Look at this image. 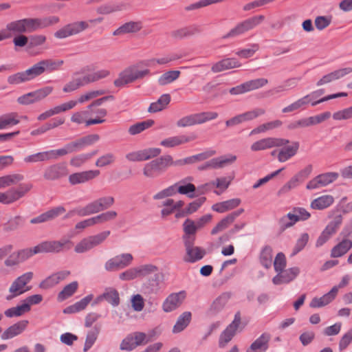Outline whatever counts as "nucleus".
<instances>
[{
    "mask_svg": "<svg viewBox=\"0 0 352 352\" xmlns=\"http://www.w3.org/2000/svg\"><path fill=\"white\" fill-rule=\"evenodd\" d=\"M59 21V18L56 16L23 19L8 23L6 26V30L9 34L10 38H11L13 35L32 32L38 29L45 28L58 23Z\"/></svg>",
    "mask_w": 352,
    "mask_h": 352,
    "instance_id": "obj_1",
    "label": "nucleus"
},
{
    "mask_svg": "<svg viewBox=\"0 0 352 352\" xmlns=\"http://www.w3.org/2000/svg\"><path fill=\"white\" fill-rule=\"evenodd\" d=\"M73 245L69 239L62 238L58 241H44L31 248H26L16 252L21 262H23L34 254L43 253H60L69 250Z\"/></svg>",
    "mask_w": 352,
    "mask_h": 352,
    "instance_id": "obj_2",
    "label": "nucleus"
},
{
    "mask_svg": "<svg viewBox=\"0 0 352 352\" xmlns=\"http://www.w3.org/2000/svg\"><path fill=\"white\" fill-rule=\"evenodd\" d=\"M102 20V17H98L88 21H75L63 26L55 32L54 36L57 38H65L76 35L89 28L90 24H98L101 23Z\"/></svg>",
    "mask_w": 352,
    "mask_h": 352,
    "instance_id": "obj_3",
    "label": "nucleus"
},
{
    "mask_svg": "<svg viewBox=\"0 0 352 352\" xmlns=\"http://www.w3.org/2000/svg\"><path fill=\"white\" fill-rule=\"evenodd\" d=\"M64 64L60 59L46 58L43 59L26 69L30 80L42 75L45 72L52 73L58 71Z\"/></svg>",
    "mask_w": 352,
    "mask_h": 352,
    "instance_id": "obj_4",
    "label": "nucleus"
},
{
    "mask_svg": "<svg viewBox=\"0 0 352 352\" xmlns=\"http://www.w3.org/2000/svg\"><path fill=\"white\" fill-rule=\"evenodd\" d=\"M264 20L265 16L263 15H256L248 18L237 23L235 27L232 28L226 35L223 36V38H233L242 35L257 27Z\"/></svg>",
    "mask_w": 352,
    "mask_h": 352,
    "instance_id": "obj_5",
    "label": "nucleus"
},
{
    "mask_svg": "<svg viewBox=\"0 0 352 352\" xmlns=\"http://www.w3.org/2000/svg\"><path fill=\"white\" fill-rule=\"evenodd\" d=\"M110 233L109 230H106L95 235L85 237L76 244L74 251L78 254L87 252L103 243L110 235Z\"/></svg>",
    "mask_w": 352,
    "mask_h": 352,
    "instance_id": "obj_6",
    "label": "nucleus"
},
{
    "mask_svg": "<svg viewBox=\"0 0 352 352\" xmlns=\"http://www.w3.org/2000/svg\"><path fill=\"white\" fill-rule=\"evenodd\" d=\"M33 187L31 183L21 184L17 188H11L5 192H0V203L9 205L22 198Z\"/></svg>",
    "mask_w": 352,
    "mask_h": 352,
    "instance_id": "obj_7",
    "label": "nucleus"
},
{
    "mask_svg": "<svg viewBox=\"0 0 352 352\" xmlns=\"http://www.w3.org/2000/svg\"><path fill=\"white\" fill-rule=\"evenodd\" d=\"M32 278L33 273L28 272L16 278L9 288V294L6 296V300H11L29 291L30 287H26V285L32 279Z\"/></svg>",
    "mask_w": 352,
    "mask_h": 352,
    "instance_id": "obj_8",
    "label": "nucleus"
},
{
    "mask_svg": "<svg viewBox=\"0 0 352 352\" xmlns=\"http://www.w3.org/2000/svg\"><path fill=\"white\" fill-rule=\"evenodd\" d=\"M217 117L218 113L213 111L190 114L178 120L177 122V126L178 127L190 126L195 124H203L208 121L216 119Z\"/></svg>",
    "mask_w": 352,
    "mask_h": 352,
    "instance_id": "obj_9",
    "label": "nucleus"
},
{
    "mask_svg": "<svg viewBox=\"0 0 352 352\" xmlns=\"http://www.w3.org/2000/svg\"><path fill=\"white\" fill-rule=\"evenodd\" d=\"M342 222L341 215L336 216L324 228L317 238L315 243L316 248H318L324 245L337 232Z\"/></svg>",
    "mask_w": 352,
    "mask_h": 352,
    "instance_id": "obj_10",
    "label": "nucleus"
},
{
    "mask_svg": "<svg viewBox=\"0 0 352 352\" xmlns=\"http://www.w3.org/2000/svg\"><path fill=\"white\" fill-rule=\"evenodd\" d=\"M168 162L163 155L145 164L142 169L143 175L147 178L157 177L166 170V164Z\"/></svg>",
    "mask_w": 352,
    "mask_h": 352,
    "instance_id": "obj_11",
    "label": "nucleus"
},
{
    "mask_svg": "<svg viewBox=\"0 0 352 352\" xmlns=\"http://www.w3.org/2000/svg\"><path fill=\"white\" fill-rule=\"evenodd\" d=\"M150 341L147 335L142 332H134L129 334L120 344V349L122 351H131L138 346L146 344Z\"/></svg>",
    "mask_w": 352,
    "mask_h": 352,
    "instance_id": "obj_12",
    "label": "nucleus"
},
{
    "mask_svg": "<svg viewBox=\"0 0 352 352\" xmlns=\"http://www.w3.org/2000/svg\"><path fill=\"white\" fill-rule=\"evenodd\" d=\"M133 260L130 253H123L109 259L104 263V269L107 272H115L129 266Z\"/></svg>",
    "mask_w": 352,
    "mask_h": 352,
    "instance_id": "obj_13",
    "label": "nucleus"
},
{
    "mask_svg": "<svg viewBox=\"0 0 352 352\" xmlns=\"http://www.w3.org/2000/svg\"><path fill=\"white\" fill-rule=\"evenodd\" d=\"M289 140L284 138L268 137L254 142L250 146L252 151L257 152L274 147H282L289 144Z\"/></svg>",
    "mask_w": 352,
    "mask_h": 352,
    "instance_id": "obj_14",
    "label": "nucleus"
},
{
    "mask_svg": "<svg viewBox=\"0 0 352 352\" xmlns=\"http://www.w3.org/2000/svg\"><path fill=\"white\" fill-rule=\"evenodd\" d=\"M241 322V314L239 312H236L234 315L233 321L220 335L219 340V346L220 348H224L226 344L232 340L236 334L237 329L239 328Z\"/></svg>",
    "mask_w": 352,
    "mask_h": 352,
    "instance_id": "obj_15",
    "label": "nucleus"
},
{
    "mask_svg": "<svg viewBox=\"0 0 352 352\" xmlns=\"http://www.w3.org/2000/svg\"><path fill=\"white\" fill-rule=\"evenodd\" d=\"M338 177L339 174L336 172H327L318 175L307 183L306 188L308 190L319 189L333 183Z\"/></svg>",
    "mask_w": 352,
    "mask_h": 352,
    "instance_id": "obj_16",
    "label": "nucleus"
},
{
    "mask_svg": "<svg viewBox=\"0 0 352 352\" xmlns=\"http://www.w3.org/2000/svg\"><path fill=\"white\" fill-rule=\"evenodd\" d=\"M351 233V229H344L340 233L341 236H343V239L331 250V257L338 258L344 256L352 248V241L347 238V236Z\"/></svg>",
    "mask_w": 352,
    "mask_h": 352,
    "instance_id": "obj_17",
    "label": "nucleus"
},
{
    "mask_svg": "<svg viewBox=\"0 0 352 352\" xmlns=\"http://www.w3.org/2000/svg\"><path fill=\"white\" fill-rule=\"evenodd\" d=\"M67 173V168L65 163H56L45 168L43 177L48 181H55L66 176Z\"/></svg>",
    "mask_w": 352,
    "mask_h": 352,
    "instance_id": "obj_18",
    "label": "nucleus"
},
{
    "mask_svg": "<svg viewBox=\"0 0 352 352\" xmlns=\"http://www.w3.org/2000/svg\"><path fill=\"white\" fill-rule=\"evenodd\" d=\"M100 139V136L97 134H91L75 141L69 142L67 144V148L69 151V153H75L83 150L85 148L89 146H91L97 142Z\"/></svg>",
    "mask_w": 352,
    "mask_h": 352,
    "instance_id": "obj_19",
    "label": "nucleus"
},
{
    "mask_svg": "<svg viewBox=\"0 0 352 352\" xmlns=\"http://www.w3.org/2000/svg\"><path fill=\"white\" fill-rule=\"evenodd\" d=\"M265 113V110L261 108H256L253 110L245 112L243 113L237 115L226 122V125L233 126L244 122L252 120L258 116H263Z\"/></svg>",
    "mask_w": 352,
    "mask_h": 352,
    "instance_id": "obj_20",
    "label": "nucleus"
},
{
    "mask_svg": "<svg viewBox=\"0 0 352 352\" xmlns=\"http://www.w3.org/2000/svg\"><path fill=\"white\" fill-rule=\"evenodd\" d=\"M300 272V270L298 267H293L287 270L285 269L273 277L272 283L275 285L288 284L299 275Z\"/></svg>",
    "mask_w": 352,
    "mask_h": 352,
    "instance_id": "obj_21",
    "label": "nucleus"
},
{
    "mask_svg": "<svg viewBox=\"0 0 352 352\" xmlns=\"http://www.w3.org/2000/svg\"><path fill=\"white\" fill-rule=\"evenodd\" d=\"M197 135L194 133L188 135H180L167 138L160 142V145L166 148H173L182 144H186L196 140Z\"/></svg>",
    "mask_w": 352,
    "mask_h": 352,
    "instance_id": "obj_22",
    "label": "nucleus"
},
{
    "mask_svg": "<svg viewBox=\"0 0 352 352\" xmlns=\"http://www.w3.org/2000/svg\"><path fill=\"white\" fill-rule=\"evenodd\" d=\"M186 298L185 292H179L170 294L164 300L162 309L165 312H170L179 307Z\"/></svg>",
    "mask_w": 352,
    "mask_h": 352,
    "instance_id": "obj_23",
    "label": "nucleus"
},
{
    "mask_svg": "<svg viewBox=\"0 0 352 352\" xmlns=\"http://www.w3.org/2000/svg\"><path fill=\"white\" fill-rule=\"evenodd\" d=\"M324 93V90L322 89H320L316 91H314L308 94H307V96L308 97V99L310 101V104L312 107H314L318 104H320L323 102L337 98L338 97H342V96H346L347 94L344 92H340L338 94H331L329 96H327L323 98H320Z\"/></svg>",
    "mask_w": 352,
    "mask_h": 352,
    "instance_id": "obj_24",
    "label": "nucleus"
},
{
    "mask_svg": "<svg viewBox=\"0 0 352 352\" xmlns=\"http://www.w3.org/2000/svg\"><path fill=\"white\" fill-rule=\"evenodd\" d=\"M100 175L98 170H89L75 173L69 176V182L72 185L83 184L89 182Z\"/></svg>",
    "mask_w": 352,
    "mask_h": 352,
    "instance_id": "obj_25",
    "label": "nucleus"
},
{
    "mask_svg": "<svg viewBox=\"0 0 352 352\" xmlns=\"http://www.w3.org/2000/svg\"><path fill=\"white\" fill-rule=\"evenodd\" d=\"M352 73V67H348L336 69L323 76L317 82L318 87L330 83L334 80H339L345 76Z\"/></svg>",
    "mask_w": 352,
    "mask_h": 352,
    "instance_id": "obj_26",
    "label": "nucleus"
},
{
    "mask_svg": "<svg viewBox=\"0 0 352 352\" xmlns=\"http://www.w3.org/2000/svg\"><path fill=\"white\" fill-rule=\"evenodd\" d=\"M69 274L70 272L67 270L54 273L43 280L40 283L39 287L45 289L51 288L65 280Z\"/></svg>",
    "mask_w": 352,
    "mask_h": 352,
    "instance_id": "obj_27",
    "label": "nucleus"
},
{
    "mask_svg": "<svg viewBox=\"0 0 352 352\" xmlns=\"http://www.w3.org/2000/svg\"><path fill=\"white\" fill-rule=\"evenodd\" d=\"M28 320H21L7 328L1 335L2 340L11 339L22 333L27 327Z\"/></svg>",
    "mask_w": 352,
    "mask_h": 352,
    "instance_id": "obj_28",
    "label": "nucleus"
},
{
    "mask_svg": "<svg viewBox=\"0 0 352 352\" xmlns=\"http://www.w3.org/2000/svg\"><path fill=\"white\" fill-rule=\"evenodd\" d=\"M271 336L267 333H262L254 341L246 352H265L269 348Z\"/></svg>",
    "mask_w": 352,
    "mask_h": 352,
    "instance_id": "obj_29",
    "label": "nucleus"
},
{
    "mask_svg": "<svg viewBox=\"0 0 352 352\" xmlns=\"http://www.w3.org/2000/svg\"><path fill=\"white\" fill-rule=\"evenodd\" d=\"M300 78H289L284 81L281 85L272 88L267 91L268 96H280L282 93L288 91L289 89H293L296 87L298 81Z\"/></svg>",
    "mask_w": 352,
    "mask_h": 352,
    "instance_id": "obj_30",
    "label": "nucleus"
},
{
    "mask_svg": "<svg viewBox=\"0 0 352 352\" xmlns=\"http://www.w3.org/2000/svg\"><path fill=\"white\" fill-rule=\"evenodd\" d=\"M243 212V209L241 208L229 214L225 218L221 219L214 228H213L211 231V234L214 235L226 229L231 223L234 222L235 219Z\"/></svg>",
    "mask_w": 352,
    "mask_h": 352,
    "instance_id": "obj_31",
    "label": "nucleus"
},
{
    "mask_svg": "<svg viewBox=\"0 0 352 352\" xmlns=\"http://www.w3.org/2000/svg\"><path fill=\"white\" fill-rule=\"evenodd\" d=\"M142 28V23L141 21H129L118 28H117L113 32V36H122L126 34H132L139 32Z\"/></svg>",
    "mask_w": 352,
    "mask_h": 352,
    "instance_id": "obj_32",
    "label": "nucleus"
},
{
    "mask_svg": "<svg viewBox=\"0 0 352 352\" xmlns=\"http://www.w3.org/2000/svg\"><path fill=\"white\" fill-rule=\"evenodd\" d=\"M338 293V287H333L329 292L320 298H314L310 304V307L320 308L330 303L336 297Z\"/></svg>",
    "mask_w": 352,
    "mask_h": 352,
    "instance_id": "obj_33",
    "label": "nucleus"
},
{
    "mask_svg": "<svg viewBox=\"0 0 352 352\" xmlns=\"http://www.w3.org/2000/svg\"><path fill=\"white\" fill-rule=\"evenodd\" d=\"M300 144L298 142H293L291 145L279 150L277 153V159L280 162H285L297 153Z\"/></svg>",
    "mask_w": 352,
    "mask_h": 352,
    "instance_id": "obj_34",
    "label": "nucleus"
},
{
    "mask_svg": "<svg viewBox=\"0 0 352 352\" xmlns=\"http://www.w3.org/2000/svg\"><path fill=\"white\" fill-rule=\"evenodd\" d=\"M240 63L235 58H224L212 65L211 70L214 73H219L225 70L239 67Z\"/></svg>",
    "mask_w": 352,
    "mask_h": 352,
    "instance_id": "obj_35",
    "label": "nucleus"
},
{
    "mask_svg": "<svg viewBox=\"0 0 352 352\" xmlns=\"http://www.w3.org/2000/svg\"><path fill=\"white\" fill-rule=\"evenodd\" d=\"M104 300L113 307H117L120 304V297L118 291L114 288H107L102 294L97 297L96 302H99Z\"/></svg>",
    "mask_w": 352,
    "mask_h": 352,
    "instance_id": "obj_36",
    "label": "nucleus"
},
{
    "mask_svg": "<svg viewBox=\"0 0 352 352\" xmlns=\"http://www.w3.org/2000/svg\"><path fill=\"white\" fill-rule=\"evenodd\" d=\"M231 294L230 292H224L219 295L211 304L209 309L210 314L215 315L219 313L228 303Z\"/></svg>",
    "mask_w": 352,
    "mask_h": 352,
    "instance_id": "obj_37",
    "label": "nucleus"
},
{
    "mask_svg": "<svg viewBox=\"0 0 352 352\" xmlns=\"http://www.w3.org/2000/svg\"><path fill=\"white\" fill-rule=\"evenodd\" d=\"M180 58L181 56L175 53L164 54L160 57L146 60V65L148 67H155L156 65H165Z\"/></svg>",
    "mask_w": 352,
    "mask_h": 352,
    "instance_id": "obj_38",
    "label": "nucleus"
},
{
    "mask_svg": "<svg viewBox=\"0 0 352 352\" xmlns=\"http://www.w3.org/2000/svg\"><path fill=\"white\" fill-rule=\"evenodd\" d=\"M206 254L205 250L193 246L186 249V255L184 261L187 263H195L201 260Z\"/></svg>",
    "mask_w": 352,
    "mask_h": 352,
    "instance_id": "obj_39",
    "label": "nucleus"
},
{
    "mask_svg": "<svg viewBox=\"0 0 352 352\" xmlns=\"http://www.w3.org/2000/svg\"><path fill=\"white\" fill-rule=\"evenodd\" d=\"M200 32V29L197 25H190L179 28L171 32V36L176 39L188 38Z\"/></svg>",
    "mask_w": 352,
    "mask_h": 352,
    "instance_id": "obj_40",
    "label": "nucleus"
},
{
    "mask_svg": "<svg viewBox=\"0 0 352 352\" xmlns=\"http://www.w3.org/2000/svg\"><path fill=\"white\" fill-rule=\"evenodd\" d=\"M20 122L19 115L16 112L3 114L0 116V130L15 126Z\"/></svg>",
    "mask_w": 352,
    "mask_h": 352,
    "instance_id": "obj_41",
    "label": "nucleus"
},
{
    "mask_svg": "<svg viewBox=\"0 0 352 352\" xmlns=\"http://www.w3.org/2000/svg\"><path fill=\"white\" fill-rule=\"evenodd\" d=\"M241 204V199L234 198L225 201L217 203L212 206V209L219 213H223L236 208Z\"/></svg>",
    "mask_w": 352,
    "mask_h": 352,
    "instance_id": "obj_42",
    "label": "nucleus"
},
{
    "mask_svg": "<svg viewBox=\"0 0 352 352\" xmlns=\"http://www.w3.org/2000/svg\"><path fill=\"white\" fill-rule=\"evenodd\" d=\"M310 104V101L307 95L298 99L282 109L283 113H291L298 110H305Z\"/></svg>",
    "mask_w": 352,
    "mask_h": 352,
    "instance_id": "obj_43",
    "label": "nucleus"
},
{
    "mask_svg": "<svg viewBox=\"0 0 352 352\" xmlns=\"http://www.w3.org/2000/svg\"><path fill=\"white\" fill-rule=\"evenodd\" d=\"M334 202V198L329 195H322L316 199H314L311 202V208L314 210H324Z\"/></svg>",
    "mask_w": 352,
    "mask_h": 352,
    "instance_id": "obj_44",
    "label": "nucleus"
},
{
    "mask_svg": "<svg viewBox=\"0 0 352 352\" xmlns=\"http://www.w3.org/2000/svg\"><path fill=\"white\" fill-rule=\"evenodd\" d=\"M23 175L19 173L10 174L0 177V189L16 185L23 180Z\"/></svg>",
    "mask_w": 352,
    "mask_h": 352,
    "instance_id": "obj_45",
    "label": "nucleus"
},
{
    "mask_svg": "<svg viewBox=\"0 0 352 352\" xmlns=\"http://www.w3.org/2000/svg\"><path fill=\"white\" fill-rule=\"evenodd\" d=\"M30 311V308L28 305L23 300L21 305L6 309L4 314L7 318L19 317Z\"/></svg>",
    "mask_w": 352,
    "mask_h": 352,
    "instance_id": "obj_46",
    "label": "nucleus"
},
{
    "mask_svg": "<svg viewBox=\"0 0 352 352\" xmlns=\"http://www.w3.org/2000/svg\"><path fill=\"white\" fill-rule=\"evenodd\" d=\"M93 298L92 295H88L83 298H82L80 300L76 302L75 304L67 307L66 309H64V313L65 314H72V313H76L78 311H80L83 309H85L87 306L89 305V303L91 301Z\"/></svg>",
    "mask_w": 352,
    "mask_h": 352,
    "instance_id": "obj_47",
    "label": "nucleus"
},
{
    "mask_svg": "<svg viewBox=\"0 0 352 352\" xmlns=\"http://www.w3.org/2000/svg\"><path fill=\"white\" fill-rule=\"evenodd\" d=\"M273 250L270 245H265L261 249L260 253V262L261 265L266 269L271 267L272 265Z\"/></svg>",
    "mask_w": 352,
    "mask_h": 352,
    "instance_id": "obj_48",
    "label": "nucleus"
},
{
    "mask_svg": "<svg viewBox=\"0 0 352 352\" xmlns=\"http://www.w3.org/2000/svg\"><path fill=\"white\" fill-rule=\"evenodd\" d=\"M98 151H94L91 153H81L75 155L71 158L69 164L74 167L79 168L85 164L87 161H89L91 158H92L94 155H96Z\"/></svg>",
    "mask_w": 352,
    "mask_h": 352,
    "instance_id": "obj_49",
    "label": "nucleus"
},
{
    "mask_svg": "<svg viewBox=\"0 0 352 352\" xmlns=\"http://www.w3.org/2000/svg\"><path fill=\"white\" fill-rule=\"evenodd\" d=\"M282 121L279 120H276L273 121H270L264 124H262L253 130L251 131L250 135H255L258 133H265L267 131H271L274 129L278 128L282 125Z\"/></svg>",
    "mask_w": 352,
    "mask_h": 352,
    "instance_id": "obj_50",
    "label": "nucleus"
},
{
    "mask_svg": "<svg viewBox=\"0 0 352 352\" xmlns=\"http://www.w3.org/2000/svg\"><path fill=\"white\" fill-rule=\"evenodd\" d=\"M191 320V313L189 311L184 312L178 318L175 324L173 327V332L175 333L182 331L190 323Z\"/></svg>",
    "mask_w": 352,
    "mask_h": 352,
    "instance_id": "obj_51",
    "label": "nucleus"
},
{
    "mask_svg": "<svg viewBox=\"0 0 352 352\" xmlns=\"http://www.w3.org/2000/svg\"><path fill=\"white\" fill-rule=\"evenodd\" d=\"M87 85L85 76L74 78L72 80L65 84L63 91L65 93L74 91L81 87Z\"/></svg>",
    "mask_w": 352,
    "mask_h": 352,
    "instance_id": "obj_52",
    "label": "nucleus"
},
{
    "mask_svg": "<svg viewBox=\"0 0 352 352\" xmlns=\"http://www.w3.org/2000/svg\"><path fill=\"white\" fill-rule=\"evenodd\" d=\"M178 192L177 184L169 186L168 187L159 191L153 196L154 200H160L165 198L170 199V197L175 195Z\"/></svg>",
    "mask_w": 352,
    "mask_h": 352,
    "instance_id": "obj_53",
    "label": "nucleus"
},
{
    "mask_svg": "<svg viewBox=\"0 0 352 352\" xmlns=\"http://www.w3.org/2000/svg\"><path fill=\"white\" fill-rule=\"evenodd\" d=\"M78 287V283L77 281H73L65 286L63 290L58 294V300L61 302L71 297L76 292Z\"/></svg>",
    "mask_w": 352,
    "mask_h": 352,
    "instance_id": "obj_54",
    "label": "nucleus"
},
{
    "mask_svg": "<svg viewBox=\"0 0 352 352\" xmlns=\"http://www.w3.org/2000/svg\"><path fill=\"white\" fill-rule=\"evenodd\" d=\"M133 82L131 72L127 67L119 74L118 77L113 81V84L116 87L120 88Z\"/></svg>",
    "mask_w": 352,
    "mask_h": 352,
    "instance_id": "obj_55",
    "label": "nucleus"
},
{
    "mask_svg": "<svg viewBox=\"0 0 352 352\" xmlns=\"http://www.w3.org/2000/svg\"><path fill=\"white\" fill-rule=\"evenodd\" d=\"M109 99H113V97L112 96H104L101 98L97 99L95 101H94L91 104H89L87 108L89 109L91 113H94L97 114L98 118H101L103 119L104 117L107 116V110L105 109H98L96 111L93 110V108L95 107L100 106L104 102L109 100Z\"/></svg>",
    "mask_w": 352,
    "mask_h": 352,
    "instance_id": "obj_56",
    "label": "nucleus"
},
{
    "mask_svg": "<svg viewBox=\"0 0 352 352\" xmlns=\"http://www.w3.org/2000/svg\"><path fill=\"white\" fill-rule=\"evenodd\" d=\"M178 193L182 195H187L188 197L193 198L195 195L190 194L196 190V187L191 183H186V179H182L177 182Z\"/></svg>",
    "mask_w": 352,
    "mask_h": 352,
    "instance_id": "obj_57",
    "label": "nucleus"
},
{
    "mask_svg": "<svg viewBox=\"0 0 352 352\" xmlns=\"http://www.w3.org/2000/svg\"><path fill=\"white\" fill-rule=\"evenodd\" d=\"M214 164L215 169L221 168L226 166L230 165L236 160V156L229 154L222 155L218 157L212 158Z\"/></svg>",
    "mask_w": 352,
    "mask_h": 352,
    "instance_id": "obj_58",
    "label": "nucleus"
},
{
    "mask_svg": "<svg viewBox=\"0 0 352 352\" xmlns=\"http://www.w3.org/2000/svg\"><path fill=\"white\" fill-rule=\"evenodd\" d=\"M180 75V72L177 70L168 71L160 76L157 80L160 85H166L176 80Z\"/></svg>",
    "mask_w": 352,
    "mask_h": 352,
    "instance_id": "obj_59",
    "label": "nucleus"
},
{
    "mask_svg": "<svg viewBox=\"0 0 352 352\" xmlns=\"http://www.w3.org/2000/svg\"><path fill=\"white\" fill-rule=\"evenodd\" d=\"M154 124V121L153 120H147L145 121L138 122L135 124L131 125L129 129V133L135 135L140 133L144 130L148 129L152 126Z\"/></svg>",
    "mask_w": 352,
    "mask_h": 352,
    "instance_id": "obj_60",
    "label": "nucleus"
},
{
    "mask_svg": "<svg viewBox=\"0 0 352 352\" xmlns=\"http://www.w3.org/2000/svg\"><path fill=\"white\" fill-rule=\"evenodd\" d=\"M110 74L111 72L109 70L104 69L89 74L85 76L87 84H89L107 78Z\"/></svg>",
    "mask_w": 352,
    "mask_h": 352,
    "instance_id": "obj_61",
    "label": "nucleus"
},
{
    "mask_svg": "<svg viewBox=\"0 0 352 352\" xmlns=\"http://www.w3.org/2000/svg\"><path fill=\"white\" fill-rule=\"evenodd\" d=\"M8 82L10 85H19L25 82L30 81L27 71L17 72L8 77Z\"/></svg>",
    "mask_w": 352,
    "mask_h": 352,
    "instance_id": "obj_62",
    "label": "nucleus"
},
{
    "mask_svg": "<svg viewBox=\"0 0 352 352\" xmlns=\"http://www.w3.org/2000/svg\"><path fill=\"white\" fill-rule=\"evenodd\" d=\"M296 223H297V219L294 218L292 212H289L286 215L283 216L278 220V226L281 231H284L292 227Z\"/></svg>",
    "mask_w": 352,
    "mask_h": 352,
    "instance_id": "obj_63",
    "label": "nucleus"
},
{
    "mask_svg": "<svg viewBox=\"0 0 352 352\" xmlns=\"http://www.w3.org/2000/svg\"><path fill=\"white\" fill-rule=\"evenodd\" d=\"M333 119L336 121L347 120L352 119V105L332 114Z\"/></svg>",
    "mask_w": 352,
    "mask_h": 352,
    "instance_id": "obj_64",
    "label": "nucleus"
}]
</instances>
